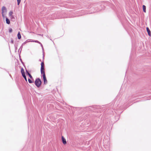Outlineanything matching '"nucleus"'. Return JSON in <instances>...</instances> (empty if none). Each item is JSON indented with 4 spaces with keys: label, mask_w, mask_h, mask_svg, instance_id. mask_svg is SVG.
Returning <instances> with one entry per match:
<instances>
[{
    "label": "nucleus",
    "mask_w": 151,
    "mask_h": 151,
    "mask_svg": "<svg viewBox=\"0 0 151 151\" xmlns=\"http://www.w3.org/2000/svg\"><path fill=\"white\" fill-rule=\"evenodd\" d=\"M62 13L59 12L52 14L51 15V18L52 19H56L64 18L65 17L63 15Z\"/></svg>",
    "instance_id": "obj_1"
},
{
    "label": "nucleus",
    "mask_w": 151,
    "mask_h": 151,
    "mask_svg": "<svg viewBox=\"0 0 151 151\" xmlns=\"http://www.w3.org/2000/svg\"><path fill=\"white\" fill-rule=\"evenodd\" d=\"M41 65L40 72L41 77H42V76H45L44 69V63L43 61L41 63Z\"/></svg>",
    "instance_id": "obj_2"
},
{
    "label": "nucleus",
    "mask_w": 151,
    "mask_h": 151,
    "mask_svg": "<svg viewBox=\"0 0 151 151\" xmlns=\"http://www.w3.org/2000/svg\"><path fill=\"white\" fill-rule=\"evenodd\" d=\"M35 84L37 88H39L42 84V81L39 78H37L35 81Z\"/></svg>",
    "instance_id": "obj_3"
},
{
    "label": "nucleus",
    "mask_w": 151,
    "mask_h": 151,
    "mask_svg": "<svg viewBox=\"0 0 151 151\" xmlns=\"http://www.w3.org/2000/svg\"><path fill=\"white\" fill-rule=\"evenodd\" d=\"M32 41L34 42H37V43H38L40 45H41V47H42V50L43 51V60L44 59V48H43V46L42 44L40 42H39V41H38V40H34V41Z\"/></svg>",
    "instance_id": "obj_4"
},
{
    "label": "nucleus",
    "mask_w": 151,
    "mask_h": 151,
    "mask_svg": "<svg viewBox=\"0 0 151 151\" xmlns=\"http://www.w3.org/2000/svg\"><path fill=\"white\" fill-rule=\"evenodd\" d=\"M7 9L5 6H3L1 8V14L3 17H4V12H6Z\"/></svg>",
    "instance_id": "obj_5"
},
{
    "label": "nucleus",
    "mask_w": 151,
    "mask_h": 151,
    "mask_svg": "<svg viewBox=\"0 0 151 151\" xmlns=\"http://www.w3.org/2000/svg\"><path fill=\"white\" fill-rule=\"evenodd\" d=\"M25 69L26 70V74L27 75H28L29 76L30 78L32 80H34V78L31 75V74L29 73V72H28V71H27V70L26 68Z\"/></svg>",
    "instance_id": "obj_6"
},
{
    "label": "nucleus",
    "mask_w": 151,
    "mask_h": 151,
    "mask_svg": "<svg viewBox=\"0 0 151 151\" xmlns=\"http://www.w3.org/2000/svg\"><path fill=\"white\" fill-rule=\"evenodd\" d=\"M42 77H43V81H44V84H46L47 83V80L45 76H42Z\"/></svg>",
    "instance_id": "obj_7"
},
{
    "label": "nucleus",
    "mask_w": 151,
    "mask_h": 151,
    "mask_svg": "<svg viewBox=\"0 0 151 151\" xmlns=\"http://www.w3.org/2000/svg\"><path fill=\"white\" fill-rule=\"evenodd\" d=\"M61 139L62 142L64 145H65V144H66V139H65V138L63 137V136H62V137Z\"/></svg>",
    "instance_id": "obj_8"
},
{
    "label": "nucleus",
    "mask_w": 151,
    "mask_h": 151,
    "mask_svg": "<svg viewBox=\"0 0 151 151\" xmlns=\"http://www.w3.org/2000/svg\"><path fill=\"white\" fill-rule=\"evenodd\" d=\"M146 30L148 33V35L150 37L151 36V31L148 27H146Z\"/></svg>",
    "instance_id": "obj_9"
},
{
    "label": "nucleus",
    "mask_w": 151,
    "mask_h": 151,
    "mask_svg": "<svg viewBox=\"0 0 151 151\" xmlns=\"http://www.w3.org/2000/svg\"><path fill=\"white\" fill-rule=\"evenodd\" d=\"M6 23L7 24H9L10 23L9 19L6 17Z\"/></svg>",
    "instance_id": "obj_10"
},
{
    "label": "nucleus",
    "mask_w": 151,
    "mask_h": 151,
    "mask_svg": "<svg viewBox=\"0 0 151 151\" xmlns=\"http://www.w3.org/2000/svg\"><path fill=\"white\" fill-rule=\"evenodd\" d=\"M22 76H23V77L24 78V79L25 81L27 82V78H26V75H25V73H24V74H22Z\"/></svg>",
    "instance_id": "obj_11"
},
{
    "label": "nucleus",
    "mask_w": 151,
    "mask_h": 151,
    "mask_svg": "<svg viewBox=\"0 0 151 151\" xmlns=\"http://www.w3.org/2000/svg\"><path fill=\"white\" fill-rule=\"evenodd\" d=\"M17 37L18 39H20L21 38V35L20 33V32H19L17 34Z\"/></svg>",
    "instance_id": "obj_12"
},
{
    "label": "nucleus",
    "mask_w": 151,
    "mask_h": 151,
    "mask_svg": "<svg viewBox=\"0 0 151 151\" xmlns=\"http://www.w3.org/2000/svg\"><path fill=\"white\" fill-rule=\"evenodd\" d=\"M143 11L144 12H146V7L145 5H143L142 6Z\"/></svg>",
    "instance_id": "obj_13"
},
{
    "label": "nucleus",
    "mask_w": 151,
    "mask_h": 151,
    "mask_svg": "<svg viewBox=\"0 0 151 151\" xmlns=\"http://www.w3.org/2000/svg\"><path fill=\"white\" fill-rule=\"evenodd\" d=\"M23 45H21V46H20L19 49L18 51H19V52H20V54H21V51L22 50V47H23Z\"/></svg>",
    "instance_id": "obj_14"
},
{
    "label": "nucleus",
    "mask_w": 151,
    "mask_h": 151,
    "mask_svg": "<svg viewBox=\"0 0 151 151\" xmlns=\"http://www.w3.org/2000/svg\"><path fill=\"white\" fill-rule=\"evenodd\" d=\"M34 80H32L30 78L28 79V81L29 83H31L33 82Z\"/></svg>",
    "instance_id": "obj_15"
},
{
    "label": "nucleus",
    "mask_w": 151,
    "mask_h": 151,
    "mask_svg": "<svg viewBox=\"0 0 151 151\" xmlns=\"http://www.w3.org/2000/svg\"><path fill=\"white\" fill-rule=\"evenodd\" d=\"M21 71L22 74L25 73V72L24 71V69L22 68H21Z\"/></svg>",
    "instance_id": "obj_16"
},
{
    "label": "nucleus",
    "mask_w": 151,
    "mask_h": 151,
    "mask_svg": "<svg viewBox=\"0 0 151 151\" xmlns=\"http://www.w3.org/2000/svg\"><path fill=\"white\" fill-rule=\"evenodd\" d=\"M28 40H26L25 42H23L22 44V45H24L25 44H26L28 42H30V41H28Z\"/></svg>",
    "instance_id": "obj_17"
},
{
    "label": "nucleus",
    "mask_w": 151,
    "mask_h": 151,
    "mask_svg": "<svg viewBox=\"0 0 151 151\" xmlns=\"http://www.w3.org/2000/svg\"><path fill=\"white\" fill-rule=\"evenodd\" d=\"M13 14V12L12 11H10L9 14V16H10L12 15V14Z\"/></svg>",
    "instance_id": "obj_18"
},
{
    "label": "nucleus",
    "mask_w": 151,
    "mask_h": 151,
    "mask_svg": "<svg viewBox=\"0 0 151 151\" xmlns=\"http://www.w3.org/2000/svg\"><path fill=\"white\" fill-rule=\"evenodd\" d=\"M21 0H17V5H19Z\"/></svg>",
    "instance_id": "obj_19"
},
{
    "label": "nucleus",
    "mask_w": 151,
    "mask_h": 151,
    "mask_svg": "<svg viewBox=\"0 0 151 151\" xmlns=\"http://www.w3.org/2000/svg\"><path fill=\"white\" fill-rule=\"evenodd\" d=\"M20 61H21V63L23 64V66H24V67H25V66L24 65V63L22 61V60L21 58H20Z\"/></svg>",
    "instance_id": "obj_20"
},
{
    "label": "nucleus",
    "mask_w": 151,
    "mask_h": 151,
    "mask_svg": "<svg viewBox=\"0 0 151 151\" xmlns=\"http://www.w3.org/2000/svg\"><path fill=\"white\" fill-rule=\"evenodd\" d=\"M12 28H10L9 29V32L10 33H11L12 32Z\"/></svg>",
    "instance_id": "obj_21"
},
{
    "label": "nucleus",
    "mask_w": 151,
    "mask_h": 151,
    "mask_svg": "<svg viewBox=\"0 0 151 151\" xmlns=\"http://www.w3.org/2000/svg\"><path fill=\"white\" fill-rule=\"evenodd\" d=\"M11 42L12 43V44H13L14 43V41H13V39L12 38H11Z\"/></svg>",
    "instance_id": "obj_22"
},
{
    "label": "nucleus",
    "mask_w": 151,
    "mask_h": 151,
    "mask_svg": "<svg viewBox=\"0 0 151 151\" xmlns=\"http://www.w3.org/2000/svg\"><path fill=\"white\" fill-rule=\"evenodd\" d=\"M10 17H11V19H13V18L14 19V18L13 15H12L10 16Z\"/></svg>",
    "instance_id": "obj_23"
},
{
    "label": "nucleus",
    "mask_w": 151,
    "mask_h": 151,
    "mask_svg": "<svg viewBox=\"0 0 151 151\" xmlns=\"http://www.w3.org/2000/svg\"><path fill=\"white\" fill-rule=\"evenodd\" d=\"M19 59H20V58H21V56H20V52H19Z\"/></svg>",
    "instance_id": "obj_24"
},
{
    "label": "nucleus",
    "mask_w": 151,
    "mask_h": 151,
    "mask_svg": "<svg viewBox=\"0 0 151 151\" xmlns=\"http://www.w3.org/2000/svg\"><path fill=\"white\" fill-rule=\"evenodd\" d=\"M15 50H16L17 49V47H16L15 45Z\"/></svg>",
    "instance_id": "obj_25"
},
{
    "label": "nucleus",
    "mask_w": 151,
    "mask_h": 151,
    "mask_svg": "<svg viewBox=\"0 0 151 151\" xmlns=\"http://www.w3.org/2000/svg\"><path fill=\"white\" fill-rule=\"evenodd\" d=\"M40 35H41V36H42V35H43V34H42V35H41V34H40Z\"/></svg>",
    "instance_id": "obj_26"
},
{
    "label": "nucleus",
    "mask_w": 151,
    "mask_h": 151,
    "mask_svg": "<svg viewBox=\"0 0 151 151\" xmlns=\"http://www.w3.org/2000/svg\"><path fill=\"white\" fill-rule=\"evenodd\" d=\"M40 35H41V36H42V35H43V34H42V35H41V34H40Z\"/></svg>",
    "instance_id": "obj_27"
},
{
    "label": "nucleus",
    "mask_w": 151,
    "mask_h": 151,
    "mask_svg": "<svg viewBox=\"0 0 151 151\" xmlns=\"http://www.w3.org/2000/svg\"><path fill=\"white\" fill-rule=\"evenodd\" d=\"M40 35H41V36H42V35H43V34H42V35H41V34H40Z\"/></svg>",
    "instance_id": "obj_28"
},
{
    "label": "nucleus",
    "mask_w": 151,
    "mask_h": 151,
    "mask_svg": "<svg viewBox=\"0 0 151 151\" xmlns=\"http://www.w3.org/2000/svg\"><path fill=\"white\" fill-rule=\"evenodd\" d=\"M39 61H41V60L40 59Z\"/></svg>",
    "instance_id": "obj_29"
}]
</instances>
